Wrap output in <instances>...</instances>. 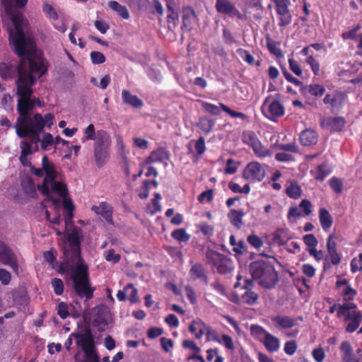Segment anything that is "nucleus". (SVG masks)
Wrapping results in <instances>:
<instances>
[{
	"mask_svg": "<svg viewBox=\"0 0 362 362\" xmlns=\"http://www.w3.org/2000/svg\"><path fill=\"white\" fill-rule=\"evenodd\" d=\"M109 158V148L94 146V158L98 167H102Z\"/></svg>",
	"mask_w": 362,
	"mask_h": 362,
	"instance_id": "nucleus-20",
	"label": "nucleus"
},
{
	"mask_svg": "<svg viewBox=\"0 0 362 362\" xmlns=\"http://www.w3.org/2000/svg\"><path fill=\"white\" fill-rule=\"evenodd\" d=\"M342 357H346L353 353L352 348L348 341H343L340 345Z\"/></svg>",
	"mask_w": 362,
	"mask_h": 362,
	"instance_id": "nucleus-58",
	"label": "nucleus"
},
{
	"mask_svg": "<svg viewBox=\"0 0 362 362\" xmlns=\"http://www.w3.org/2000/svg\"><path fill=\"white\" fill-rule=\"evenodd\" d=\"M90 59L93 64H103L105 62V57L102 52L93 51L91 52L90 54Z\"/></svg>",
	"mask_w": 362,
	"mask_h": 362,
	"instance_id": "nucleus-40",
	"label": "nucleus"
},
{
	"mask_svg": "<svg viewBox=\"0 0 362 362\" xmlns=\"http://www.w3.org/2000/svg\"><path fill=\"white\" fill-rule=\"evenodd\" d=\"M325 356V352L322 348L315 349L313 351V356L317 362H322Z\"/></svg>",
	"mask_w": 362,
	"mask_h": 362,
	"instance_id": "nucleus-64",
	"label": "nucleus"
},
{
	"mask_svg": "<svg viewBox=\"0 0 362 362\" xmlns=\"http://www.w3.org/2000/svg\"><path fill=\"white\" fill-rule=\"evenodd\" d=\"M28 0H1L5 14L10 20L7 24L3 16L4 26L8 33V40L11 49L20 57L17 66L18 77L16 81L18 95L17 108L19 105L30 113L36 105L41 106L37 98H31L33 93L32 86L37 78L47 71L44 61L35 53L36 47L33 36L29 33L27 21L21 13H13L12 8L16 4L18 7L24 6Z\"/></svg>",
	"mask_w": 362,
	"mask_h": 362,
	"instance_id": "nucleus-1",
	"label": "nucleus"
},
{
	"mask_svg": "<svg viewBox=\"0 0 362 362\" xmlns=\"http://www.w3.org/2000/svg\"><path fill=\"white\" fill-rule=\"evenodd\" d=\"M290 69L297 76H300L302 74V69L300 65L293 59L288 60Z\"/></svg>",
	"mask_w": 362,
	"mask_h": 362,
	"instance_id": "nucleus-59",
	"label": "nucleus"
},
{
	"mask_svg": "<svg viewBox=\"0 0 362 362\" xmlns=\"http://www.w3.org/2000/svg\"><path fill=\"white\" fill-rule=\"evenodd\" d=\"M266 175V170L263 165L258 162H250L245 168L243 176L250 182H261Z\"/></svg>",
	"mask_w": 362,
	"mask_h": 362,
	"instance_id": "nucleus-10",
	"label": "nucleus"
},
{
	"mask_svg": "<svg viewBox=\"0 0 362 362\" xmlns=\"http://www.w3.org/2000/svg\"><path fill=\"white\" fill-rule=\"evenodd\" d=\"M259 298V296L255 292L252 291V290H247L244 294L242 296L243 300L248 304V305H254L257 299Z\"/></svg>",
	"mask_w": 362,
	"mask_h": 362,
	"instance_id": "nucleus-37",
	"label": "nucleus"
},
{
	"mask_svg": "<svg viewBox=\"0 0 362 362\" xmlns=\"http://www.w3.org/2000/svg\"><path fill=\"white\" fill-rule=\"evenodd\" d=\"M64 206L67 209L65 215V243L62 247L64 261L70 267V279L75 293L81 298L90 299L95 288L91 287L88 267L81 256L82 230L73 224L74 205L64 199Z\"/></svg>",
	"mask_w": 362,
	"mask_h": 362,
	"instance_id": "nucleus-2",
	"label": "nucleus"
},
{
	"mask_svg": "<svg viewBox=\"0 0 362 362\" xmlns=\"http://www.w3.org/2000/svg\"><path fill=\"white\" fill-rule=\"evenodd\" d=\"M286 194L293 199H298L300 197L301 189L296 182L291 184L286 189Z\"/></svg>",
	"mask_w": 362,
	"mask_h": 362,
	"instance_id": "nucleus-35",
	"label": "nucleus"
},
{
	"mask_svg": "<svg viewBox=\"0 0 362 362\" xmlns=\"http://www.w3.org/2000/svg\"><path fill=\"white\" fill-rule=\"evenodd\" d=\"M220 106L224 112H226V113L230 115L233 118L240 117V118L244 119L246 117V116L244 113L232 110L231 109H230L228 106H226L223 103H220Z\"/></svg>",
	"mask_w": 362,
	"mask_h": 362,
	"instance_id": "nucleus-47",
	"label": "nucleus"
},
{
	"mask_svg": "<svg viewBox=\"0 0 362 362\" xmlns=\"http://www.w3.org/2000/svg\"><path fill=\"white\" fill-rule=\"evenodd\" d=\"M57 314L59 315V317L62 319L66 318L69 315V311H68V306L67 305L64 303L61 302L57 307Z\"/></svg>",
	"mask_w": 362,
	"mask_h": 362,
	"instance_id": "nucleus-53",
	"label": "nucleus"
},
{
	"mask_svg": "<svg viewBox=\"0 0 362 362\" xmlns=\"http://www.w3.org/2000/svg\"><path fill=\"white\" fill-rule=\"evenodd\" d=\"M205 256L206 264L211 265L213 269H216L221 274H227L233 269L232 261L216 251L208 249Z\"/></svg>",
	"mask_w": 362,
	"mask_h": 362,
	"instance_id": "nucleus-7",
	"label": "nucleus"
},
{
	"mask_svg": "<svg viewBox=\"0 0 362 362\" xmlns=\"http://www.w3.org/2000/svg\"><path fill=\"white\" fill-rule=\"evenodd\" d=\"M247 242L255 248L258 249L263 245V241L261 238L256 235H250L247 238Z\"/></svg>",
	"mask_w": 362,
	"mask_h": 362,
	"instance_id": "nucleus-43",
	"label": "nucleus"
},
{
	"mask_svg": "<svg viewBox=\"0 0 362 362\" xmlns=\"http://www.w3.org/2000/svg\"><path fill=\"white\" fill-rule=\"evenodd\" d=\"M276 12L280 16L279 23L280 27H285L291 23V15L289 13L288 6L277 8Z\"/></svg>",
	"mask_w": 362,
	"mask_h": 362,
	"instance_id": "nucleus-26",
	"label": "nucleus"
},
{
	"mask_svg": "<svg viewBox=\"0 0 362 362\" xmlns=\"http://www.w3.org/2000/svg\"><path fill=\"white\" fill-rule=\"evenodd\" d=\"M346 95L343 92L334 91L332 93L327 94L323 99L325 105H330L332 110H338L341 107Z\"/></svg>",
	"mask_w": 362,
	"mask_h": 362,
	"instance_id": "nucleus-13",
	"label": "nucleus"
},
{
	"mask_svg": "<svg viewBox=\"0 0 362 362\" xmlns=\"http://www.w3.org/2000/svg\"><path fill=\"white\" fill-rule=\"evenodd\" d=\"M250 332L252 335L256 337L260 336H266V334L268 333L262 327L257 325H252L250 326Z\"/></svg>",
	"mask_w": 362,
	"mask_h": 362,
	"instance_id": "nucleus-50",
	"label": "nucleus"
},
{
	"mask_svg": "<svg viewBox=\"0 0 362 362\" xmlns=\"http://www.w3.org/2000/svg\"><path fill=\"white\" fill-rule=\"evenodd\" d=\"M172 237L180 242H187L190 238V235L187 233L184 228L175 230L172 233Z\"/></svg>",
	"mask_w": 362,
	"mask_h": 362,
	"instance_id": "nucleus-38",
	"label": "nucleus"
},
{
	"mask_svg": "<svg viewBox=\"0 0 362 362\" xmlns=\"http://www.w3.org/2000/svg\"><path fill=\"white\" fill-rule=\"evenodd\" d=\"M105 259L108 262L117 263L120 260V255L115 254L113 249L108 250L105 255Z\"/></svg>",
	"mask_w": 362,
	"mask_h": 362,
	"instance_id": "nucleus-56",
	"label": "nucleus"
},
{
	"mask_svg": "<svg viewBox=\"0 0 362 362\" xmlns=\"http://www.w3.org/2000/svg\"><path fill=\"white\" fill-rule=\"evenodd\" d=\"M331 173L330 168L326 163L319 165L315 170V178L318 181H323Z\"/></svg>",
	"mask_w": 362,
	"mask_h": 362,
	"instance_id": "nucleus-32",
	"label": "nucleus"
},
{
	"mask_svg": "<svg viewBox=\"0 0 362 362\" xmlns=\"http://www.w3.org/2000/svg\"><path fill=\"white\" fill-rule=\"evenodd\" d=\"M182 26L187 30L189 31L192 28V24L197 21V16L194 10L189 7H185L182 11Z\"/></svg>",
	"mask_w": 362,
	"mask_h": 362,
	"instance_id": "nucleus-17",
	"label": "nucleus"
},
{
	"mask_svg": "<svg viewBox=\"0 0 362 362\" xmlns=\"http://www.w3.org/2000/svg\"><path fill=\"white\" fill-rule=\"evenodd\" d=\"M297 343L295 340H291L286 342L284 346V351L289 356L293 355L297 349Z\"/></svg>",
	"mask_w": 362,
	"mask_h": 362,
	"instance_id": "nucleus-44",
	"label": "nucleus"
},
{
	"mask_svg": "<svg viewBox=\"0 0 362 362\" xmlns=\"http://www.w3.org/2000/svg\"><path fill=\"white\" fill-rule=\"evenodd\" d=\"M211 286H212L214 290H216L221 295L225 296H227L226 288L219 280L216 279L214 282L211 284Z\"/></svg>",
	"mask_w": 362,
	"mask_h": 362,
	"instance_id": "nucleus-60",
	"label": "nucleus"
},
{
	"mask_svg": "<svg viewBox=\"0 0 362 362\" xmlns=\"http://www.w3.org/2000/svg\"><path fill=\"white\" fill-rule=\"evenodd\" d=\"M0 262L4 265L9 266L14 272L18 273V264L16 255L3 241L0 240Z\"/></svg>",
	"mask_w": 362,
	"mask_h": 362,
	"instance_id": "nucleus-11",
	"label": "nucleus"
},
{
	"mask_svg": "<svg viewBox=\"0 0 362 362\" xmlns=\"http://www.w3.org/2000/svg\"><path fill=\"white\" fill-rule=\"evenodd\" d=\"M216 9L218 13L227 14L231 17L243 18L242 13L236 8L230 0H216Z\"/></svg>",
	"mask_w": 362,
	"mask_h": 362,
	"instance_id": "nucleus-12",
	"label": "nucleus"
},
{
	"mask_svg": "<svg viewBox=\"0 0 362 362\" xmlns=\"http://www.w3.org/2000/svg\"><path fill=\"white\" fill-rule=\"evenodd\" d=\"M189 276L192 280L200 279L207 284L209 278L206 275L204 267L200 263H195L192 265L189 270Z\"/></svg>",
	"mask_w": 362,
	"mask_h": 362,
	"instance_id": "nucleus-16",
	"label": "nucleus"
},
{
	"mask_svg": "<svg viewBox=\"0 0 362 362\" xmlns=\"http://www.w3.org/2000/svg\"><path fill=\"white\" fill-rule=\"evenodd\" d=\"M166 159H168L166 151L163 148H159L151 154L148 158V161L150 163L162 162Z\"/></svg>",
	"mask_w": 362,
	"mask_h": 362,
	"instance_id": "nucleus-34",
	"label": "nucleus"
},
{
	"mask_svg": "<svg viewBox=\"0 0 362 362\" xmlns=\"http://www.w3.org/2000/svg\"><path fill=\"white\" fill-rule=\"evenodd\" d=\"M244 216L245 213L243 211L235 209L230 210L228 214L230 222L238 229H240L243 226V218Z\"/></svg>",
	"mask_w": 362,
	"mask_h": 362,
	"instance_id": "nucleus-25",
	"label": "nucleus"
},
{
	"mask_svg": "<svg viewBox=\"0 0 362 362\" xmlns=\"http://www.w3.org/2000/svg\"><path fill=\"white\" fill-rule=\"evenodd\" d=\"M43 11L46 15L54 20L58 19V14L52 8V6L48 4H45L43 6Z\"/></svg>",
	"mask_w": 362,
	"mask_h": 362,
	"instance_id": "nucleus-54",
	"label": "nucleus"
},
{
	"mask_svg": "<svg viewBox=\"0 0 362 362\" xmlns=\"http://www.w3.org/2000/svg\"><path fill=\"white\" fill-rule=\"evenodd\" d=\"M301 91L303 94L309 93L312 95L318 98L321 97L325 93V88L318 84H310L309 86H303Z\"/></svg>",
	"mask_w": 362,
	"mask_h": 362,
	"instance_id": "nucleus-27",
	"label": "nucleus"
},
{
	"mask_svg": "<svg viewBox=\"0 0 362 362\" xmlns=\"http://www.w3.org/2000/svg\"><path fill=\"white\" fill-rule=\"evenodd\" d=\"M319 219L322 228L325 231H327L332 226L333 218L328 210L325 208H321L319 211Z\"/></svg>",
	"mask_w": 362,
	"mask_h": 362,
	"instance_id": "nucleus-23",
	"label": "nucleus"
},
{
	"mask_svg": "<svg viewBox=\"0 0 362 362\" xmlns=\"http://www.w3.org/2000/svg\"><path fill=\"white\" fill-rule=\"evenodd\" d=\"M91 209L98 215L102 216L107 221L112 219V207L106 202H102L99 206H93Z\"/></svg>",
	"mask_w": 362,
	"mask_h": 362,
	"instance_id": "nucleus-21",
	"label": "nucleus"
},
{
	"mask_svg": "<svg viewBox=\"0 0 362 362\" xmlns=\"http://www.w3.org/2000/svg\"><path fill=\"white\" fill-rule=\"evenodd\" d=\"M197 126L205 133L209 134L211 132L214 126V121L206 117L199 118Z\"/></svg>",
	"mask_w": 362,
	"mask_h": 362,
	"instance_id": "nucleus-30",
	"label": "nucleus"
},
{
	"mask_svg": "<svg viewBox=\"0 0 362 362\" xmlns=\"http://www.w3.org/2000/svg\"><path fill=\"white\" fill-rule=\"evenodd\" d=\"M351 271L356 273L358 271H362V262L358 258L354 257L351 261Z\"/></svg>",
	"mask_w": 362,
	"mask_h": 362,
	"instance_id": "nucleus-62",
	"label": "nucleus"
},
{
	"mask_svg": "<svg viewBox=\"0 0 362 362\" xmlns=\"http://www.w3.org/2000/svg\"><path fill=\"white\" fill-rule=\"evenodd\" d=\"M72 338L76 339V345L81 347L84 354V358L80 359L78 356L81 355V351H77L74 355L75 362H100L99 356L96 353L94 337L90 329H86L83 332L71 333L64 343L67 350L71 348Z\"/></svg>",
	"mask_w": 362,
	"mask_h": 362,
	"instance_id": "nucleus-3",
	"label": "nucleus"
},
{
	"mask_svg": "<svg viewBox=\"0 0 362 362\" xmlns=\"http://www.w3.org/2000/svg\"><path fill=\"white\" fill-rule=\"evenodd\" d=\"M305 244L310 248L315 247L318 241L313 234H308L303 238Z\"/></svg>",
	"mask_w": 362,
	"mask_h": 362,
	"instance_id": "nucleus-48",
	"label": "nucleus"
},
{
	"mask_svg": "<svg viewBox=\"0 0 362 362\" xmlns=\"http://www.w3.org/2000/svg\"><path fill=\"white\" fill-rule=\"evenodd\" d=\"M122 99L125 105L134 108H140L144 105L143 101L138 96L132 94L129 90L126 89L122 91Z\"/></svg>",
	"mask_w": 362,
	"mask_h": 362,
	"instance_id": "nucleus-18",
	"label": "nucleus"
},
{
	"mask_svg": "<svg viewBox=\"0 0 362 362\" xmlns=\"http://www.w3.org/2000/svg\"><path fill=\"white\" fill-rule=\"evenodd\" d=\"M345 124V120L343 117H327L321 120V125L327 127L331 132L341 131Z\"/></svg>",
	"mask_w": 362,
	"mask_h": 362,
	"instance_id": "nucleus-15",
	"label": "nucleus"
},
{
	"mask_svg": "<svg viewBox=\"0 0 362 362\" xmlns=\"http://www.w3.org/2000/svg\"><path fill=\"white\" fill-rule=\"evenodd\" d=\"M41 147L43 150H46L48 146L54 144V138L50 133H45L43 138L40 139Z\"/></svg>",
	"mask_w": 362,
	"mask_h": 362,
	"instance_id": "nucleus-45",
	"label": "nucleus"
},
{
	"mask_svg": "<svg viewBox=\"0 0 362 362\" xmlns=\"http://www.w3.org/2000/svg\"><path fill=\"white\" fill-rule=\"evenodd\" d=\"M330 188L337 194H341L343 190V182L337 177H333L329 180Z\"/></svg>",
	"mask_w": 362,
	"mask_h": 362,
	"instance_id": "nucleus-36",
	"label": "nucleus"
},
{
	"mask_svg": "<svg viewBox=\"0 0 362 362\" xmlns=\"http://www.w3.org/2000/svg\"><path fill=\"white\" fill-rule=\"evenodd\" d=\"M214 190L212 189L202 192L198 197V201L203 202L205 199L207 202H210L213 199Z\"/></svg>",
	"mask_w": 362,
	"mask_h": 362,
	"instance_id": "nucleus-52",
	"label": "nucleus"
},
{
	"mask_svg": "<svg viewBox=\"0 0 362 362\" xmlns=\"http://www.w3.org/2000/svg\"><path fill=\"white\" fill-rule=\"evenodd\" d=\"M17 112L19 116L13 124V128L19 138H25L29 134L36 135L43 132L42 116L41 114L36 113L32 117L30 113H26L21 105H19L17 108Z\"/></svg>",
	"mask_w": 362,
	"mask_h": 362,
	"instance_id": "nucleus-4",
	"label": "nucleus"
},
{
	"mask_svg": "<svg viewBox=\"0 0 362 362\" xmlns=\"http://www.w3.org/2000/svg\"><path fill=\"white\" fill-rule=\"evenodd\" d=\"M307 63L310 66L315 75H318L320 71L319 63L314 59L313 56L308 57L306 60Z\"/></svg>",
	"mask_w": 362,
	"mask_h": 362,
	"instance_id": "nucleus-57",
	"label": "nucleus"
},
{
	"mask_svg": "<svg viewBox=\"0 0 362 362\" xmlns=\"http://www.w3.org/2000/svg\"><path fill=\"white\" fill-rule=\"evenodd\" d=\"M337 315L339 318L344 317L348 322L346 331L349 333L355 332L362 321V314L357 310L356 305L352 302H346L339 305Z\"/></svg>",
	"mask_w": 362,
	"mask_h": 362,
	"instance_id": "nucleus-6",
	"label": "nucleus"
},
{
	"mask_svg": "<svg viewBox=\"0 0 362 362\" xmlns=\"http://www.w3.org/2000/svg\"><path fill=\"white\" fill-rule=\"evenodd\" d=\"M283 74L284 76V77L286 78V79L293 83L294 85H296V86H300V89L302 90L303 87V84L302 82H300L299 80H298L297 78H296L295 77H293L292 76L291 74H290L288 71H287L286 70H284L283 71Z\"/></svg>",
	"mask_w": 362,
	"mask_h": 362,
	"instance_id": "nucleus-55",
	"label": "nucleus"
},
{
	"mask_svg": "<svg viewBox=\"0 0 362 362\" xmlns=\"http://www.w3.org/2000/svg\"><path fill=\"white\" fill-rule=\"evenodd\" d=\"M334 238V234L329 235L326 247L327 250V258L330 260L332 264L338 265L341 262V257L337 250V243L333 240Z\"/></svg>",
	"mask_w": 362,
	"mask_h": 362,
	"instance_id": "nucleus-14",
	"label": "nucleus"
},
{
	"mask_svg": "<svg viewBox=\"0 0 362 362\" xmlns=\"http://www.w3.org/2000/svg\"><path fill=\"white\" fill-rule=\"evenodd\" d=\"M300 141L303 146H312L317 143V134L313 129H307L300 134Z\"/></svg>",
	"mask_w": 362,
	"mask_h": 362,
	"instance_id": "nucleus-19",
	"label": "nucleus"
},
{
	"mask_svg": "<svg viewBox=\"0 0 362 362\" xmlns=\"http://www.w3.org/2000/svg\"><path fill=\"white\" fill-rule=\"evenodd\" d=\"M42 165L44 169V174L45 177L41 185H37L38 189L44 194L49 195V182L54 181L57 175V172L54 168L53 163L49 161L47 156H43L42 159Z\"/></svg>",
	"mask_w": 362,
	"mask_h": 362,
	"instance_id": "nucleus-8",
	"label": "nucleus"
},
{
	"mask_svg": "<svg viewBox=\"0 0 362 362\" xmlns=\"http://www.w3.org/2000/svg\"><path fill=\"white\" fill-rule=\"evenodd\" d=\"M11 279V275L8 271L5 269H0V281L6 286L9 284Z\"/></svg>",
	"mask_w": 362,
	"mask_h": 362,
	"instance_id": "nucleus-51",
	"label": "nucleus"
},
{
	"mask_svg": "<svg viewBox=\"0 0 362 362\" xmlns=\"http://www.w3.org/2000/svg\"><path fill=\"white\" fill-rule=\"evenodd\" d=\"M21 155L28 156L33 153V146L31 143L28 141L23 140L20 143Z\"/></svg>",
	"mask_w": 362,
	"mask_h": 362,
	"instance_id": "nucleus-42",
	"label": "nucleus"
},
{
	"mask_svg": "<svg viewBox=\"0 0 362 362\" xmlns=\"http://www.w3.org/2000/svg\"><path fill=\"white\" fill-rule=\"evenodd\" d=\"M242 140L243 143L250 146L253 149L257 156L264 158L272 155L270 151L262 144L254 132H244L243 133Z\"/></svg>",
	"mask_w": 362,
	"mask_h": 362,
	"instance_id": "nucleus-9",
	"label": "nucleus"
},
{
	"mask_svg": "<svg viewBox=\"0 0 362 362\" xmlns=\"http://www.w3.org/2000/svg\"><path fill=\"white\" fill-rule=\"evenodd\" d=\"M160 341L161 346L165 352H168L173 346V341L170 339L162 337L160 338Z\"/></svg>",
	"mask_w": 362,
	"mask_h": 362,
	"instance_id": "nucleus-63",
	"label": "nucleus"
},
{
	"mask_svg": "<svg viewBox=\"0 0 362 362\" xmlns=\"http://www.w3.org/2000/svg\"><path fill=\"white\" fill-rule=\"evenodd\" d=\"M86 139L93 140L96 137L95 127L93 124H90L85 129Z\"/></svg>",
	"mask_w": 362,
	"mask_h": 362,
	"instance_id": "nucleus-61",
	"label": "nucleus"
},
{
	"mask_svg": "<svg viewBox=\"0 0 362 362\" xmlns=\"http://www.w3.org/2000/svg\"><path fill=\"white\" fill-rule=\"evenodd\" d=\"M52 285L54 288V291L55 294L57 296L62 295L64 291V284L62 279L58 278H54L52 281Z\"/></svg>",
	"mask_w": 362,
	"mask_h": 362,
	"instance_id": "nucleus-41",
	"label": "nucleus"
},
{
	"mask_svg": "<svg viewBox=\"0 0 362 362\" xmlns=\"http://www.w3.org/2000/svg\"><path fill=\"white\" fill-rule=\"evenodd\" d=\"M94 146L109 148L111 144L110 135L104 130L97 132Z\"/></svg>",
	"mask_w": 362,
	"mask_h": 362,
	"instance_id": "nucleus-22",
	"label": "nucleus"
},
{
	"mask_svg": "<svg viewBox=\"0 0 362 362\" xmlns=\"http://www.w3.org/2000/svg\"><path fill=\"white\" fill-rule=\"evenodd\" d=\"M272 320L282 328H291L296 325L295 320L288 316L276 315L273 317Z\"/></svg>",
	"mask_w": 362,
	"mask_h": 362,
	"instance_id": "nucleus-28",
	"label": "nucleus"
},
{
	"mask_svg": "<svg viewBox=\"0 0 362 362\" xmlns=\"http://www.w3.org/2000/svg\"><path fill=\"white\" fill-rule=\"evenodd\" d=\"M250 272L255 280L265 288H272L279 281L278 273L269 262L257 260L250 264Z\"/></svg>",
	"mask_w": 362,
	"mask_h": 362,
	"instance_id": "nucleus-5",
	"label": "nucleus"
},
{
	"mask_svg": "<svg viewBox=\"0 0 362 362\" xmlns=\"http://www.w3.org/2000/svg\"><path fill=\"white\" fill-rule=\"evenodd\" d=\"M268 109L271 117H279L282 116L284 113V108L283 105L276 100L270 103Z\"/></svg>",
	"mask_w": 362,
	"mask_h": 362,
	"instance_id": "nucleus-29",
	"label": "nucleus"
},
{
	"mask_svg": "<svg viewBox=\"0 0 362 362\" xmlns=\"http://www.w3.org/2000/svg\"><path fill=\"white\" fill-rule=\"evenodd\" d=\"M267 47L269 52L274 54L276 57H282L284 56L283 52L277 47L274 42L269 41L267 42Z\"/></svg>",
	"mask_w": 362,
	"mask_h": 362,
	"instance_id": "nucleus-46",
	"label": "nucleus"
},
{
	"mask_svg": "<svg viewBox=\"0 0 362 362\" xmlns=\"http://www.w3.org/2000/svg\"><path fill=\"white\" fill-rule=\"evenodd\" d=\"M49 186L51 187L49 192L58 193L62 197H65L67 195L68 190L66 185L63 182H54V180L49 182Z\"/></svg>",
	"mask_w": 362,
	"mask_h": 362,
	"instance_id": "nucleus-31",
	"label": "nucleus"
},
{
	"mask_svg": "<svg viewBox=\"0 0 362 362\" xmlns=\"http://www.w3.org/2000/svg\"><path fill=\"white\" fill-rule=\"evenodd\" d=\"M263 344L270 352H275L279 349V339L269 332L266 334Z\"/></svg>",
	"mask_w": 362,
	"mask_h": 362,
	"instance_id": "nucleus-24",
	"label": "nucleus"
},
{
	"mask_svg": "<svg viewBox=\"0 0 362 362\" xmlns=\"http://www.w3.org/2000/svg\"><path fill=\"white\" fill-rule=\"evenodd\" d=\"M0 75L4 78H11L13 76L12 67L5 63L0 64Z\"/></svg>",
	"mask_w": 362,
	"mask_h": 362,
	"instance_id": "nucleus-39",
	"label": "nucleus"
},
{
	"mask_svg": "<svg viewBox=\"0 0 362 362\" xmlns=\"http://www.w3.org/2000/svg\"><path fill=\"white\" fill-rule=\"evenodd\" d=\"M203 107L206 112L213 115H218L221 112L219 107L209 103H204Z\"/></svg>",
	"mask_w": 362,
	"mask_h": 362,
	"instance_id": "nucleus-49",
	"label": "nucleus"
},
{
	"mask_svg": "<svg viewBox=\"0 0 362 362\" xmlns=\"http://www.w3.org/2000/svg\"><path fill=\"white\" fill-rule=\"evenodd\" d=\"M22 187L24 192L31 196L34 197L36 194L35 185L31 177H27L22 181Z\"/></svg>",
	"mask_w": 362,
	"mask_h": 362,
	"instance_id": "nucleus-33",
	"label": "nucleus"
}]
</instances>
